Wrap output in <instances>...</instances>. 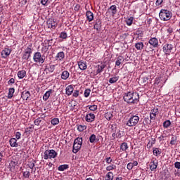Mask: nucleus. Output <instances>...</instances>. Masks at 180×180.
Listing matches in <instances>:
<instances>
[{"instance_id":"f257e3e1","label":"nucleus","mask_w":180,"mask_h":180,"mask_svg":"<svg viewBox=\"0 0 180 180\" xmlns=\"http://www.w3.org/2000/svg\"><path fill=\"white\" fill-rule=\"evenodd\" d=\"M123 99L129 105H137L140 102V94L137 91L124 93Z\"/></svg>"},{"instance_id":"f03ea898","label":"nucleus","mask_w":180,"mask_h":180,"mask_svg":"<svg viewBox=\"0 0 180 180\" xmlns=\"http://www.w3.org/2000/svg\"><path fill=\"white\" fill-rule=\"evenodd\" d=\"M139 122H140V117L136 115H133L125 122V124L126 126H128V127H134V126L139 124Z\"/></svg>"},{"instance_id":"7ed1b4c3","label":"nucleus","mask_w":180,"mask_h":180,"mask_svg":"<svg viewBox=\"0 0 180 180\" xmlns=\"http://www.w3.org/2000/svg\"><path fill=\"white\" fill-rule=\"evenodd\" d=\"M159 17L160 20L167 22V20H169L172 18V13L168 10L162 9L159 13Z\"/></svg>"},{"instance_id":"20e7f679","label":"nucleus","mask_w":180,"mask_h":180,"mask_svg":"<svg viewBox=\"0 0 180 180\" xmlns=\"http://www.w3.org/2000/svg\"><path fill=\"white\" fill-rule=\"evenodd\" d=\"M58 153L53 149L46 150L44 151L43 155L44 160H52V158H56Z\"/></svg>"},{"instance_id":"39448f33","label":"nucleus","mask_w":180,"mask_h":180,"mask_svg":"<svg viewBox=\"0 0 180 180\" xmlns=\"http://www.w3.org/2000/svg\"><path fill=\"white\" fill-rule=\"evenodd\" d=\"M81 147H82V138L77 137L75 139L72 148V153L74 154H77L79 150H81Z\"/></svg>"},{"instance_id":"423d86ee","label":"nucleus","mask_w":180,"mask_h":180,"mask_svg":"<svg viewBox=\"0 0 180 180\" xmlns=\"http://www.w3.org/2000/svg\"><path fill=\"white\" fill-rule=\"evenodd\" d=\"M33 60L38 64H43L46 61V56L40 52H35L33 56Z\"/></svg>"},{"instance_id":"0eeeda50","label":"nucleus","mask_w":180,"mask_h":180,"mask_svg":"<svg viewBox=\"0 0 180 180\" xmlns=\"http://www.w3.org/2000/svg\"><path fill=\"white\" fill-rule=\"evenodd\" d=\"M32 44H30L22 52V60H27L32 56Z\"/></svg>"},{"instance_id":"6e6552de","label":"nucleus","mask_w":180,"mask_h":180,"mask_svg":"<svg viewBox=\"0 0 180 180\" xmlns=\"http://www.w3.org/2000/svg\"><path fill=\"white\" fill-rule=\"evenodd\" d=\"M159 113H160V112L158 111V108H154L153 109H152L150 110V123H153V122H154L155 120V117H157V116H158Z\"/></svg>"},{"instance_id":"1a4fd4ad","label":"nucleus","mask_w":180,"mask_h":180,"mask_svg":"<svg viewBox=\"0 0 180 180\" xmlns=\"http://www.w3.org/2000/svg\"><path fill=\"white\" fill-rule=\"evenodd\" d=\"M51 41H53V39H49L48 41V45H44L42 46V48L41 49V51L43 56H44L45 54H49V49H50V47L51 46Z\"/></svg>"},{"instance_id":"9d476101","label":"nucleus","mask_w":180,"mask_h":180,"mask_svg":"<svg viewBox=\"0 0 180 180\" xmlns=\"http://www.w3.org/2000/svg\"><path fill=\"white\" fill-rule=\"evenodd\" d=\"M162 49L164 53L169 56V54H171V51H172V49H174V45L171 44H165Z\"/></svg>"},{"instance_id":"9b49d317","label":"nucleus","mask_w":180,"mask_h":180,"mask_svg":"<svg viewBox=\"0 0 180 180\" xmlns=\"http://www.w3.org/2000/svg\"><path fill=\"white\" fill-rule=\"evenodd\" d=\"M49 29H53V30L57 27V22L54 21V19L50 18L46 22Z\"/></svg>"},{"instance_id":"f8f14e48","label":"nucleus","mask_w":180,"mask_h":180,"mask_svg":"<svg viewBox=\"0 0 180 180\" xmlns=\"http://www.w3.org/2000/svg\"><path fill=\"white\" fill-rule=\"evenodd\" d=\"M148 44L153 48L157 49L158 47V39L155 37H152L149 39Z\"/></svg>"},{"instance_id":"ddd939ff","label":"nucleus","mask_w":180,"mask_h":180,"mask_svg":"<svg viewBox=\"0 0 180 180\" xmlns=\"http://www.w3.org/2000/svg\"><path fill=\"white\" fill-rule=\"evenodd\" d=\"M11 53H12V50L11 49L5 48L1 53L2 58H7L11 55Z\"/></svg>"},{"instance_id":"4468645a","label":"nucleus","mask_w":180,"mask_h":180,"mask_svg":"<svg viewBox=\"0 0 180 180\" xmlns=\"http://www.w3.org/2000/svg\"><path fill=\"white\" fill-rule=\"evenodd\" d=\"M102 27V21L101 19H96L95 24L94 25V29L97 30V32H101V29Z\"/></svg>"},{"instance_id":"2eb2a0df","label":"nucleus","mask_w":180,"mask_h":180,"mask_svg":"<svg viewBox=\"0 0 180 180\" xmlns=\"http://www.w3.org/2000/svg\"><path fill=\"white\" fill-rule=\"evenodd\" d=\"M86 122H88V123H92L95 120V114L93 113H89L86 115L85 117Z\"/></svg>"},{"instance_id":"dca6fc26","label":"nucleus","mask_w":180,"mask_h":180,"mask_svg":"<svg viewBox=\"0 0 180 180\" xmlns=\"http://www.w3.org/2000/svg\"><path fill=\"white\" fill-rule=\"evenodd\" d=\"M74 92V86L72 84L68 85L65 89V94L68 96L72 95Z\"/></svg>"},{"instance_id":"f3484780","label":"nucleus","mask_w":180,"mask_h":180,"mask_svg":"<svg viewBox=\"0 0 180 180\" xmlns=\"http://www.w3.org/2000/svg\"><path fill=\"white\" fill-rule=\"evenodd\" d=\"M30 91L25 90L23 91L21 94V98L23 99V101H27L30 98Z\"/></svg>"},{"instance_id":"a211bd4d","label":"nucleus","mask_w":180,"mask_h":180,"mask_svg":"<svg viewBox=\"0 0 180 180\" xmlns=\"http://www.w3.org/2000/svg\"><path fill=\"white\" fill-rule=\"evenodd\" d=\"M65 58V54L63 51L58 53L55 57L56 61H63V60H64Z\"/></svg>"},{"instance_id":"6ab92c4d","label":"nucleus","mask_w":180,"mask_h":180,"mask_svg":"<svg viewBox=\"0 0 180 180\" xmlns=\"http://www.w3.org/2000/svg\"><path fill=\"white\" fill-rule=\"evenodd\" d=\"M86 17L88 22H92V20H94V13H92L91 11H87L86 12Z\"/></svg>"},{"instance_id":"aec40b11","label":"nucleus","mask_w":180,"mask_h":180,"mask_svg":"<svg viewBox=\"0 0 180 180\" xmlns=\"http://www.w3.org/2000/svg\"><path fill=\"white\" fill-rule=\"evenodd\" d=\"M120 148L121 151H124V153H127V150H129V145L126 142H123L120 144Z\"/></svg>"},{"instance_id":"412c9836","label":"nucleus","mask_w":180,"mask_h":180,"mask_svg":"<svg viewBox=\"0 0 180 180\" xmlns=\"http://www.w3.org/2000/svg\"><path fill=\"white\" fill-rule=\"evenodd\" d=\"M11 147H18V139L15 138H11L9 141Z\"/></svg>"},{"instance_id":"4be33fe9","label":"nucleus","mask_w":180,"mask_h":180,"mask_svg":"<svg viewBox=\"0 0 180 180\" xmlns=\"http://www.w3.org/2000/svg\"><path fill=\"white\" fill-rule=\"evenodd\" d=\"M60 78L63 79L64 81H66V79H68L70 78V72L65 70L61 73Z\"/></svg>"},{"instance_id":"5701e85b","label":"nucleus","mask_w":180,"mask_h":180,"mask_svg":"<svg viewBox=\"0 0 180 180\" xmlns=\"http://www.w3.org/2000/svg\"><path fill=\"white\" fill-rule=\"evenodd\" d=\"M157 167H158V162L153 161L150 162V171H155V169H157Z\"/></svg>"},{"instance_id":"b1692460","label":"nucleus","mask_w":180,"mask_h":180,"mask_svg":"<svg viewBox=\"0 0 180 180\" xmlns=\"http://www.w3.org/2000/svg\"><path fill=\"white\" fill-rule=\"evenodd\" d=\"M14 94H15V88L13 87L9 88L8 96H7L8 99H12V98H13Z\"/></svg>"},{"instance_id":"393cba45","label":"nucleus","mask_w":180,"mask_h":180,"mask_svg":"<svg viewBox=\"0 0 180 180\" xmlns=\"http://www.w3.org/2000/svg\"><path fill=\"white\" fill-rule=\"evenodd\" d=\"M78 65H79V70H86V63L82 61V60H80L78 62Z\"/></svg>"},{"instance_id":"a878e982","label":"nucleus","mask_w":180,"mask_h":180,"mask_svg":"<svg viewBox=\"0 0 180 180\" xmlns=\"http://www.w3.org/2000/svg\"><path fill=\"white\" fill-rule=\"evenodd\" d=\"M53 93V89H49L48 91H46L44 95L43 96V100L44 101H47L50 98V96Z\"/></svg>"},{"instance_id":"bb28decb","label":"nucleus","mask_w":180,"mask_h":180,"mask_svg":"<svg viewBox=\"0 0 180 180\" xmlns=\"http://www.w3.org/2000/svg\"><path fill=\"white\" fill-rule=\"evenodd\" d=\"M19 79H23L26 76V70H19L17 74Z\"/></svg>"},{"instance_id":"cd10ccee","label":"nucleus","mask_w":180,"mask_h":180,"mask_svg":"<svg viewBox=\"0 0 180 180\" xmlns=\"http://www.w3.org/2000/svg\"><path fill=\"white\" fill-rule=\"evenodd\" d=\"M124 60V58L122 56H119L117 58V60L115 61V65H117V67H119V65H120V64H122L123 63V60Z\"/></svg>"},{"instance_id":"c85d7f7f","label":"nucleus","mask_w":180,"mask_h":180,"mask_svg":"<svg viewBox=\"0 0 180 180\" xmlns=\"http://www.w3.org/2000/svg\"><path fill=\"white\" fill-rule=\"evenodd\" d=\"M139 81L141 84H142L143 85H147V84H148V77L144 76V77H140Z\"/></svg>"},{"instance_id":"c756f323","label":"nucleus","mask_w":180,"mask_h":180,"mask_svg":"<svg viewBox=\"0 0 180 180\" xmlns=\"http://www.w3.org/2000/svg\"><path fill=\"white\" fill-rule=\"evenodd\" d=\"M108 10L112 11V16H115V15H116V13H117V7L116 6V5H112Z\"/></svg>"},{"instance_id":"7c9ffc66","label":"nucleus","mask_w":180,"mask_h":180,"mask_svg":"<svg viewBox=\"0 0 180 180\" xmlns=\"http://www.w3.org/2000/svg\"><path fill=\"white\" fill-rule=\"evenodd\" d=\"M135 48L136 49V50H143V49H144V44L143 42H138L136 44H135Z\"/></svg>"},{"instance_id":"2f4dec72","label":"nucleus","mask_w":180,"mask_h":180,"mask_svg":"<svg viewBox=\"0 0 180 180\" xmlns=\"http://www.w3.org/2000/svg\"><path fill=\"white\" fill-rule=\"evenodd\" d=\"M119 76H115L109 79L110 84H116L119 81Z\"/></svg>"},{"instance_id":"473e14b6","label":"nucleus","mask_w":180,"mask_h":180,"mask_svg":"<svg viewBox=\"0 0 180 180\" xmlns=\"http://www.w3.org/2000/svg\"><path fill=\"white\" fill-rule=\"evenodd\" d=\"M133 20H134V17H129L126 19L125 22L127 26H131L133 25Z\"/></svg>"},{"instance_id":"72a5a7b5","label":"nucleus","mask_w":180,"mask_h":180,"mask_svg":"<svg viewBox=\"0 0 180 180\" xmlns=\"http://www.w3.org/2000/svg\"><path fill=\"white\" fill-rule=\"evenodd\" d=\"M153 155H155V157H158V155L161 154V150H160V148H153Z\"/></svg>"},{"instance_id":"f704fd0d","label":"nucleus","mask_w":180,"mask_h":180,"mask_svg":"<svg viewBox=\"0 0 180 180\" xmlns=\"http://www.w3.org/2000/svg\"><path fill=\"white\" fill-rule=\"evenodd\" d=\"M70 166L68 165H61L58 167L59 171H65V169H68Z\"/></svg>"},{"instance_id":"c9c22d12","label":"nucleus","mask_w":180,"mask_h":180,"mask_svg":"<svg viewBox=\"0 0 180 180\" xmlns=\"http://www.w3.org/2000/svg\"><path fill=\"white\" fill-rule=\"evenodd\" d=\"M105 119H107L108 120H111L112 117H113V112H107L105 114Z\"/></svg>"},{"instance_id":"e433bc0d","label":"nucleus","mask_w":180,"mask_h":180,"mask_svg":"<svg viewBox=\"0 0 180 180\" xmlns=\"http://www.w3.org/2000/svg\"><path fill=\"white\" fill-rule=\"evenodd\" d=\"M105 67H106L105 65H98V69H97V74H101V72H102V71H103V69L105 68Z\"/></svg>"},{"instance_id":"4c0bfd02","label":"nucleus","mask_w":180,"mask_h":180,"mask_svg":"<svg viewBox=\"0 0 180 180\" xmlns=\"http://www.w3.org/2000/svg\"><path fill=\"white\" fill-rule=\"evenodd\" d=\"M105 180H113V172H109L106 174Z\"/></svg>"},{"instance_id":"58836bf2","label":"nucleus","mask_w":180,"mask_h":180,"mask_svg":"<svg viewBox=\"0 0 180 180\" xmlns=\"http://www.w3.org/2000/svg\"><path fill=\"white\" fill-rule=\"evenodd\" d=\"M51 123L53 126H57L60 123V120L58 118H53L51 120Z\"/></svg>"},{"instance_id":"ea45409f","label":"nucleus","mask_w":180,"mask_h":180,"mask_svg":"<svg viewBox=\"0 0 180 180\" xmlns=\"http://www.w3.org/2000/svg\"><path fill=\"white\" fill-rule=\"evenodd\" d=\"M78 131L82 132L84 130H86V125H77Z\"/></svg>"},{"instance_id":"a19ab883","label":"nucleus","mask_w":180,"mask_h":180,"mask_svg":"<svg viewBox=\"0 0 180 180\" xmlns=\"http://www.w3.org/2000/svg\"><path fill=\"white\" fill-rule=\"evenodd\" d=\"M171 126V121L167 120L163 122V127L164 129H168Z\"/></svg>"},{"instance_id":"79ce46f5","label":"nucleus","mask_w":180,"mask_h":180,"mask_svg":"<svg viewBox=\"0 0 180 180\" xmlns=\"http://www.w3.org/2000/svg\"><path fill=\"white\" fill-rule=\"evenodd\" d=\"M22 174H23V178H25V179H29V178H30V171L22 172Z\"/></svg>"},{"instance_id":"37998d69","label":"nucleus","mask_w":180,"mask_h":180,"mask_svg":"<svg viewBox=\"0 0 180 180\" xmlns=\"http://www.w3.org/2000/svg\"><path fill=\"white\" fill-rule=\"evenodd\" d=\"M88 108L89 110H91L92 112H95V110H98V105H88Z\"/></svg>"},{"instance_id":"c03bdc74","label":"nucleus","mask_w":180,"mask_h":180,"mask_svg":"<svg viewBox=\"0 0 180 180\" xmlns=\"http://www.w3.org/2000/svg\"><path fill=\"white\" fill-rule=\"evenodd\" d=\"M84 98H88L91 95V89H86L84 93Z\"/></svg>"},{"instance_id":"a18cd8bd","label":"nucleus","mask_w":180,"mask_h":180,"mask_svg":"<svg viewBox=\"0 0 180 180\" xmlns=\"http://www.w3.org/2000/svg\"><path fill=\"white\" fill-rule=\"evenodd\" d=\"M113 169H116V165H111L106 167V171H113Z\"/></svg>"},{"instance_id":"49530a36","label":"nucleus","mask_w":180,"mask_h":180,"mask_svg":"<svg viewBox=\"0 0 180 180\" xmlns=\"http://www.w3.org/2000/svg\"><path fill=\"white\" fill-rule=\"evenodd\" d=\"M96 140V135L91 134L89 137V141L90 143H95V141Z\"/></svg>"},{"instance_id":"de8ad7c7","label":"nucleus","mask_w":180,"mask_h":180,"mask_svg":"<svg viewBox=\"0 0 180 180\" xmlns=\"http://www.w3.org/2000/svg\"><path fill=\"white\" fill-rule=\"evenodd\" d=\"M59 37H60V39H67V37H68L67 32H62L60 34Z\"/></svg>"},{"instance_id":"09e8293b","label":"nucleus","mask_w":180,"mask_h":180,"mask_svg":"<svg viewBox=\"0 0 180 180\" xmlns=\"http://www.w3.org/2000/svg\"><path fill=\"white\" fill-rule=\"evenodd\" d=\"M153 46H151L148 43L146 44V51L148 53V51H153Z\"/></svg>"},{"instance_id":"8fccbe9b","label":"nucleus","mask_w":180,"mask_h":180,"mask_svg":"<svg viewBox=\"0 0 180 180\" xmlns=\"http://www.w3.org/2000/svg\"><path fill=\"white\" fill-rule=\"evenodd\" d=\"M176 143V137L175 136L172 137V139L170 141L171 146H175Z\"/></svg>"},{"instance_id":"3c124183","label":"nucleus","mask_w":180,"mask_h":180,"mask_svg":"<svg viewBox=\"0 0 180 180\" xmlns=\"http://www.w3.org/2000/svg\"><path fill=\"white\" fill-rule=\"evenodd\" d=\"M34 124L35 126H39L40 125V123H41V118L39 117V118H37L35 120H34Z\"/></svg>"},{"instance_id":"603ef678","label":"nucleus","mask_w":180,"mask_h":180,"mask_svg":"<svg viewBox=\"0 0 180 180\" xmlns=\"http://www.w3.org/2000/svg\"><path fill=\"white\" fill-rule=\"evenodd\" d=\"M167 137L166 135L162 134L158 138V140L159 141L160 143H161L162 141L165 140V139Z\"/></svg>"},{"instance_id":"864d4df0","label":"nucleus","mask_w":180,"mask_h":180,"mask_svg":"<svg viewBox=\"0 0 180 180\" xmlns=\"http://www.w3.org/2000/svg\"><path fill=\"white\" fill-rule=\"evenodd\" d=\"M56 70V65H51L49 68V72H54V70Z\"/></svg>"},{"instance_id":"5fc2aeb1","label":"nucleus","mask_w":180,"mask_h":180,"mask_svg":"<svg viewBox=\"0 0 180 180\" xmlns=\"http://www.w3.org/2000/svg\"><path fill=\"white\" fill-rule=\"evenodd\" d=\"M72 96H74V98H78V96H79V91L75 90Z\"/></svg>"},{"instance_id":"6e6d98bb","label":"nucleus","mask_w":180,"mask_h":180,"mask_svg":"<svg viewBox=\"0 0 180 180\" xmlns=\"http://www.w3.org/2000/svg\"><path fill=\"white\" fill-rule=\"evenodd\" d=\"M22 136V134H20V132H19V131H17L16 133H15V139H17V140H20V137Z\"/></svg>"},{"instance_id":"4d7b16f0","label":"nucleus","mask_w":180,"mask_h":180,"mask_svg":"<svg viewBox=\"0 0 180 180\" xmlns=\"http://www.w3.org/2000/svg\"><path fill=\"white\" fill-rule=\"evenodd\" d=\"M127 168L129 171L133 169V168H134L133 164L131 162L128 163L127 165Z\"/></svg>"},{"instance_id":"13d9d810","label":"nucleus","mask_w":180,"mask_h":180,"mask_svg":"<svg viewBox=\"0 0 180 180\" xmlns=\"http://www.w3.org/2000/svg\"><path fill=\"white\" fill-rule=\"evenodd\" d=\"M48 3H49V0H41V4L44 6H47V5H49Z\"/></svg>"},{"instance_id":"bf43d9fd","label":"nucleus","mask_w":180,"mask_h":180,"mask_svg":"<svg viewBox=\"0 0 180 180\" xmlns=\"http://www.w3.org/2000/svg\"><path fill=\"white\" fill-rule=\"evenodd\" d=\"M112 158L108 157V158H105V162L107 164H110V162H112Z\"/></svg>"},{"instance_id":"052dcab7","label":"nucleus","mask_w":180,"mask_h":180,"mask_svg":"<svg viewBox=\"0 0 180 180\" xmlns=\"http://www.w3.org/2000/svg\"><path fill=\"white\" fill-rule=\"evenodd\" d=\"M162 2H164V0H157L155 2V5L157 6H160V5H161V4H162Z\"/></svg>"},{"instance_id":"680f3d73","label":"nucleus","mask_w":180,"mask_h":180,"mask_svg":"<svg viewBox=\"0 0 180 180\" xmlns=\"http://www.w3.org/2000/svg\"><path fill=\"white\" fill-rule=\"evenodd\" d=\"M174 167L177 169H180V162H176L174 163Z\"/></svg>"},{"instance_id":"e2e57ef3","label":"nucleus","mask_w":180,"mask_h":180,"mask_svg":"<svg viewBox=\"0 0 180 180\" xmlns=\"http://www.w3.org/2000/svg\"><path fill=\"white\" fill-rule=\"evenodd\" d=\"M8 85H11V84H15V79L11 78L8 82Z\"/></svg>"},{"instance_id":"0e129e2a","label":"nucleus","mask_w":180,"mask_h":180,"mask_svg":"<svg viewBox=\"0 0 180 180\" xmlns=\"http://www.w3.org/2000/svg\"><path fill=\"white\" fill-rule=\"evenodd\" d=\"M34 162H30L29 167L30 168V169H33L34 168Z\"/></svg>"},{"instance_id":"69168bd1","label":"nucleus","mask_w":180,"mask_h":180,"mask_svg":"<svg viewBox=\"0 0 180 180\" xmlns=\"http://www.w3.org/2000/svg\"><path fill=\"white\" fill-rule=\"evenodd\" d=\"M116 137L118 139H120V137H122V134H120V131L116 133Z\"/></svg>"},{"instance_id":"338daca9","label":"nucleus","mask_w":180,"mask_h":180,"mask_svg":"<svg viewBox=\"0 0 180 180\" xmlns=\"http://www.w3.org/2000/svg\"><path fill=\"white\" fill-rule=\"evenodd\" d=\"M167 33H169V34H171L174 32V30H172V28H168L167 30Z\"/></svg>"},{"instance_id":"774afa93","label":"nucleus","mask_w":180,"mask_h":180,"mask_svg":"<svg viewBox=\"0 0 180 180\" xmlns=\"http://www.w3.org/2000/svg\"><path fill=\"white\" fill-rule=\"evenodd\" d=\"M133 167H137V165H139V162L137 161H134L133 162H131Z\"/></svg>"}]
</instances>
